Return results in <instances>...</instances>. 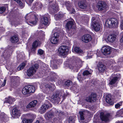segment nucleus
<instances>
[{"label":"nucleus","mask_w":123,"mask_h":123,"mask_svg":"<svg viewBox=\"0 0 123 123\" xmlns=\"http://www.w3.org/2000/svg\"><path fill=\"white\" fill-rule=\"evenodd\" d=\"M82 62L81 59L80 58L76 57L75 58L71 65V67L72 69L75 70L76 72L82 66Z\"/></svg>","instance_id":"nucleus-2"},{"label":"nucleus","mask_w":123,"mask_h":123,"mask_svg":"<svg viewBox=\"0 0 123 123\" xmlns=\"http://www.w3.org/2000/svg\"><path fill=\"white\" fill-rule=\"evenodd\" d=\"M110 115L109 114H105L103 113H101L100 114V117L101 120L105 122L109 121Z\"/></svg>","instance_id":"nucleus-16"},{"label":"nucleus","mask_w":123,"mask_h":123,"mask_svg":"<svg viewBox=\"0 0 123 123\" xmlns=\"http://www.w3.org/2000/svg\"><path fill=\"white\" fill-rule=\"evenodd\" d=\"M122 110V114H123V115H122V117H123V108L121 109Z\"/></svg>","instance_id":"nucleus-57"},{"label":"nucleus","mask_w":123,"mask_h":123,"mask_svg":"<svg viewBox=\"0 0 123 123\" xmlns=\"http://www.w3.org/2000/svg\"><path fill=\"white\" fill-rule=\"evenodd\" d=\"M72 84V82L70 80H68L65 82V86H69Z\"/></svg>","instance_id":"nucleus-42"},{"label":"nucleus","mask_w":123,"mask_h":123,"mask_svg":"<svg viewBox=\"0 0 123 123\" xmlns=\"http://www.w3.org/2000/svg\"><path fill=\"white\" fill-rule=\"evenodd\" d=\"M6 80L4 79V80L3 83V84L2 85V86H4L6 84Z\"/></svg>","instance_id":"nucleus-55"},{"label":"nucleus","mask_w":123,"mask_h":123,"mask_svg":"<svg viewBox=\"0 0 123 123\" xmlns=\"http://www.w3.org/2000/svg\"><path fill=\"white\" fill-rule=\"evenodd\" d=\"M117 123H123V122H118Z\"/></svg>","instance_id":"nucleus-58"},{"label":"nucleus","mask_w":123,"mask_h":123,"mask_svg":"<svg viewBox=\"0 0 123 123\" xmlns=\"http://www.w3.org/2000/svg\"><path fill=\"white\" fill-rule=\"evenodd\" d=\"M36 48L32 46V48L31 49V51L32 52L34 53L36 50Z\"/></svg>","instance_id":"nucleus-50"},{"label":"nucleus","mask_w":123,"mask_h":123,"mask_svg":"<svg viewBox=\"0 0 123 123\" xmlns=\"http://www.w3.org/2000/svg\"><path fill=\"white\" fill-rule=\"evenodd\" d=\"M53 87V88L54 89L55 86L53 84H51V85L48 84H46L44 86L43 89V91L44 93H49L52 91Z\"/></svg>","instance_id":"nucleus-8"},{"label":"nucleus","mask_w":123,"mask_h":123,"mask_svg":"<svg viewBox=\"0 0 123 123\" xmlns=\"http://www.w3.org/2000/svg\"><path fill=\"white\" fill-rule=\"evenodd\" d=\"M69 49L68 47L65 45H62L58 49V53L59 55L63 56L67 55L68 53Z\"/></svg>","instance_id":"nucleus-4"},{"label":"nucleus","mask_w":123,"mask_h":123,"mask_svg":"<svg viewBox=\"0 0 123 123\" xmlns=\"http://www.w3.org/2000/svg\"><path fill=\"white\" fill-rule=\"evenodd\" d=\"M49 15L48 14L46 16L44 15L42 16L41 22V23L45 25H47L49 21Z\"/></svg>","instance_id":"nucleus-18"},{"label":"nucleus","mask_w":123,"mask_h":123,"mask_svg":"<svg viewBox=\"0 0 123 123\" xmlns=\"http://www.w3.org/2000/svg\"><path fill=\"white\" fill-rule=\"evenodd\" d=\"M54 119L55 120H56V118H54Z\"/></svg>","instance_id":"nucleus-61"},{"label":"nucleus","mask_w":123,"mask_h":123,"mask_svg":"<svg viewBox=\"0 0 123 123\" xmlns=\"http://www.w3.org/2000/svg\"><path fill=\"white\" fill-rule=\"evenodd\" d=\"M92 39L91 36L89 34L84 35L81 38L82 41L86 43H87L90 41Z\"/></svg>","instance_id":"nucleus-19"},{"label":"nucleus","mask_w":123,"mask_h":123,"mask_svg":"<svg viewBox=\"0 0 123 123\" xmlns=\"http://www.w3.org/2000/svg\"><path fill=\"white\" fill-rule=\"evenodd\" d=\"M64 15V14L62 13H59L58 14L55 15V17H56L57 18H62Z\"/></svg>","instance_id":"nucleus-41"},{"label":"nucleus","mask_w":123,"mask_h":123,"mask_svg":"<svg viewBox=\"0 0 123 123\" xmlns=\"http://www.w3.org/2000/svg\"><path fill=\"white\" fill-rule=\"evenodd\" d=\"M78 5L80 8L81 9H85L86 8V6L83 2H81L79 3Z\"/></svg>","instance_id":"nucleus-32"},{"label":"nucleus","mask_w":123,"mask_h":123,"mask_svg":"<svg viewBox=\"0 0 123 123\" xmlns=\"http://www.w3.org/2000/svg\"><path fill=\"white\" fill-rule=\"evenodd\" d=\"M120 27L122 29H123V18L121 20Z\"/></svg>","instance_id":"nucleus-51"},{"label":"nucleus","mask_w":123,"mask_h":123,"mask_svg":"<svg viewBox=\"0 0 123 123\" xmlns=\"http://www.w3.org/2000/svg\"><path fill=\"white\" fill-rule=\"evenodd\" d=\"M44 52V51L41 49H39L38 50V54L40 55H41L43 54Z\"/></svg>","instance_id":"nucleus-48"},{"label":"nucleus","mask_w":123,"mask_h":123,"mask_svg":"<svg viewBox=\"0 0 123 123\" xmlns=\"http://www.w3.org/2000/svg\"><path fill=\"white\" fill-rule=\"evenodd\" d=\"M91 74L90 72L87 70H86L84 71L82 74L83 75V76H87Z\"/></svg>","instance_id":"nucleus-44"},{"label":"nucleus","mask_w":123,"mask_h":123,"mask_svg":"<svg viewBox=\"0 0 123 123\" xmlns=\"http://www.w3.org/2000/svg\"><path fill=\"white\" fill-rule=\"evenodd\" d=\"M52 99L55 103H57L60 100L59 96L57 94L53 95L52 96Z\"/></svg>","instance_id":"nucleus-28"},{"label":"nucleus","mask_w":123,"mask_h":123,"mask_svg":"<svg viewBox=\"0 0 123 123\" xmlns=\"http://www.w3.org/2000/svg\"><path fill=\"white\" fill-rule=\"evenodd\" d=\"M37 101L36 100H34L30 102L26 106L27 108H30L34 107L36 105Z\"/></svg>","instance_id":"nucleus-26"},{"label":"nucleus","mask_w":123,"mask_h":123,"mask_svg":"<svg viewBox=\"0 0 123 123\" xmlns=\"http://www.w3.org/2000/svg\"><path fill=\"white\" fill-rule=\"evenodd\" d=\"M88 56H89V54H88Z\"/></svg>","instance_id":"nucleus-62"},{"label":"nucleus","mask_w":123,"mask_h":123,"mask_svg":"<svg viewBox=\"0 0 123 123\" xmlns=\"http://www.w3.org/2000/svg\"><path fill=\"white\" fill-rule=\"evenodd\" d=\"M92 23H93L94 21H96L95 18L94 17H93L92 18Z\"/></svg>","instance_id":"nucleus-54"},{"label":"nucleus","mask_w":123,"mask_h":123,"mask_svg":"<svg viewBox=\"0 0 123 123\" xmlns=\"http://www.w3.org/2000/svg\"><path fill=\"white\" fill-rule=\"evenodd\" d=\"M74 50L75 52L79 53H82L83 52V51L80 48L77 47H75L74 48Z\"/></svg>","instance_id":"nucleus-36"},{"label":"nucleus","mask_w":123,"mask_h":123,"mask_svg":"<svg viewBox=\"0 0 123 123\" xmlns=\"http://www.w3.org/2000/svg\"><path fill=\"white\" fill-rule=\"evenodd\" d=\"M71 20V21L68 22L66 25V26L68 30L72 28L74 25V20L73 19Z\"/></svg>","instance_id":"nucleus-24"},{"label":"nucleus","mask_w":123,"mask_h":123,"mask_svg":"<svg viewBox=\"0 0 123 123\" xmlns=\"http://www.w3.org/2000/svg\"><path fill=\"white\" fill-rule=\"evenodd\" d=\"M33 121V120L32 119H24L23 120V123H31Z\"/></svg>","instance_id":"nucleus-40"},{"label":"nucleus","mask_w":123,"mask_h":123,"mask_svg":"<svg viewBox=\"0 0 123 123\" xmlns=\"http://www.w3.org/2000/svg\"><path fill=\"white\" fill-rule=\"evenodd\" d=\"M18 41V37L16 35L12 36L11 39V41L12 43H16Z\"/></svg>","instance_id":"nucleus-29"},{"label":"nucleus","mask_w":123,"mask_h":123,"mask_svg":"<svg viewBox=\"0 0 123 123\" xmlns=\"http://www.w3.org/2000/svg\"><path fill=\"white\" fill-rule=\"evenodd\" d=\"M121 34L122 36V37L121 39L120 40V41L121 42H123V31L121 32Z\"/></svg>","instance_id":"nucleus-53"},{"label":"nucleus","mask_w":123,"mask_h":123,"mask_svg":"<svg viewBox=\"0 0 123 123\" xmlns=\"http://www.w3.org/2000/svg\"><path fill=\"white\" fill-rule=\"evenodd\" d=\"M35 90V87L33 86L30 85H27L23 88L22 93L25 95L29 94L34 92Z\"/></svg>","instance_id":"nucleus-5"},{"label":"nucleus","mask_w":123,"mask_h":123,"mask_svg":"<svg viewBox=\"0 0 123 123\" xmlns=\"http://www.w3.org/2000/svg\"><path fill=\"white\" fill-rule=\"evenodd\" d=\"M6 8L4 7H0V13H2L5 12Z\"/></svg>","instance_id":"nucleus-49"},{"label":"nucleus","mask_w":123,"mask_h":123,"mask_svg":"<svg viewBox=\"0 0 123 123\" xmlns=\"http://www.w3.org/2000/svg\"><path fill=\"white\" fill-rule=\"evenodd\" d=\"M120 78L119 74H113L111 77V80L109 84L111 85H112L116 83L118 79Z\"/></svg>","instance_id":"nucleus-9"},{"label":"nucleus","mask_w":123,"mask_h":123,"mask_svg":"<svg viewBox=\"0 0 123 123\" xmlns=\"http://www.w3.org/2000/svg\"><path fill=\"white\" fill-rule=\"evenodd\" d=\"M36 123H40V121H39L37 120L36 122Z\"/></svg>","instance_id":"nucleus-56"},{"label":"nucleus","mask_w":123,"mask_h":123,"mask_svg":"<svg viewBox=\"0 0 123 123\" xmlns=\"http://www.w3.org/2000/svg\"><path fill=\"white\" fill-rule=\"evenodd\" d=\"M50 9L51 12L52 13H55L58 11V7L54 5L51 7Z\"/></svg>","instance_id":"nucleus-31"},{"label":"nucleus","mask_w":123,"mask_h":123,"mask_svg":"<svg viewBox=\"0 0 123 123\" xmlns=\"http://www.w3.org/2000/svg\"><path fill=\"white\" fill-rule=\"evenodd\" d=\"M118 25L117 20L114 18L107 19L105 23L106 26L109 28L117 27Z\"/></svg>","instance_id":"nucleus-3"},{"label":"nucleus","mask_w":123,"mask_h":123,"mask_svg":"<svg viewBox=\"0 0 123 123\" xmlns=\"http://www.w3.org/2000/svg\"><path fill=\"white\" fill-rule=\"evenodd\" d=\"M121 111V109L118 111L117 112L116 116L117 117H122L123 114Z\"/></svg>","instance_id":"nucleus-43"},{"label":"nucleus","mask_w":123,"mask_h":123,"mask_svg":"<svg viewBox=\"0 0 123 123\" xmlns=\"http://www.w3.org/2000/svg\"><path fill=\"white\" fill-rule=\"evenodd\" d=\"M98 66L99 71L100 72H104L105 69V66L101 63H99Z\"/></svg>","instance_id":"nucleus-22"},{"label":"nucleus","mask_w":123,"mask_h":123,"mask_svg":"<svg viewBox=\"0 0 123 123\" xmlns=\"http://www.w3.org/2000/svg\"><path fill=\"white\" fill-rule=\"evenodd\" d=\"M59 34L57 32L55 33L54 34V36L51 37L50 39L51 43L54 44H57L58 42L59 39L58 38Z\"/></svg>","instance_id":"nucleus-12"},{"label":"nucleus","mask_w":123,"mask_h":123,"mask_svg":"<svg viewBox=\"0 0 123 123\" xmlns=\"http://www.w3.org/2000/svg\"><path fill=\"white\" fill-rule=\"evenodd\" d=\"M123 102V101H121L115 104V108L117 109H120V106L122 105Z\"/></svg>","instance_id":"nucleus-39"},{"label":"nucleus","mask_w":123,"mask_h":123,"mask_svg":"<svg viewBox=\"0 0 123 123\" xmlns=\"http://www.w3.org/2000/svg\"><path fill=\"white\" fill-rule=\"evenodd\" d=\"M14 1H16L19 5V6H23V5L21 1L22 0H14Z\"/></svg>","instance_id":"nucleus-45"},{"label":"nucleus","mask_w":123,"mask_h":123,"mask_svg":"<svg viewBox=\"0 0 123 123\" xmlns=\"http://www.w3.org/2000/svg\"><path fill=\"white\" fill-rule=\"evenodd\" d=\"M96 95L92 93L90 96L86 97L85 100L86 101L89 102H94L95 101L96 99Z\"/></svg>","instance_id":"nucleus-14"},{"label":"nucleus","mask_w":123,"mask_h":123,"mask_svg":"<svg viewBox=\"0 0 123 123\" xmlns=\"http://www.w3.org/2000/svg\"><path fill=\"white\" fill-rule=\"evenodd\" d=\"M15 100V99L14 98L9 97L8 98H6V100L5 103H8L9 104H12Z\"/></svg>","instance_id":"nucleus-30"},{"label":"nucleus","mask_w":123,"mask_h":123,"mask_svg":"<svg viewBox=\"0 0 123 123\" xmlns=\"http://www.w3.org/2000/svg\"><path fill=\"white\" fill-rule=\"evenodd\" d=\"M10 78L12 85L15 86H17L19 80V78L18 77L13 76H11Z\"/></svg>","instance_id":"nucleus-17"},{"label":"nucleus","mask_w":123,"mask_h":123,"mask_svg":"<svg viewBox=\"0 0 123 123\" xmlns=\"http://www.w3.org/2000/svg\"><path fill=\"white\" fill-rule=\"evenodd\" d=\"M97 56L98 57H99L100 56V55H98V54H97Z\"/></svg>","instance_id":"nucleus-60"},{"label":"nucleus","mask_w":123,"mask_h":123,"mask_svg":"<svg viewBox=\"0 0 123 123\" xmlns=\"http://www.w3.org/2000/svg\"><path fill=\"white\" fill-rule=\"evenodd\" d=\"M68 121L69 123H74V120L72 117H70L68 119Z\"/></svg>","instance_id":"nucleus-47"},{"label":"nucleus","mask_w":123,"mask_h":123,"mask_svg":"<svg viewBox=\"0 0 123 123\" xmlns=\"http://www.w3.org/2000/svg\"><path fill=\"white\" fill-rule=\"evenodd\" d=\"M65 5L66 6L67 9L68 10H70L71 6V4L69 1L65 2Z\"/></svg>","instance_id":"nucleus-38"},{"label":"nucleus","mask_w":123,"mask_h":123,"mask_svg":"<svg viewBox=\"0 0 123 123\" xmlns=\"http://www.w3.org/2000/svg\"><path fill=\"white\" fill-rule=\"evenodd\" d=\"M116 37V36L115 35H109L106 41L107 42H113L115 41Z\"/></svg>","instance_id":"nucleus-20"},{"label":"nucleus","mask_w":123,"mask_h":123,"mask_svg":"<svg viewBox=\"0 0 123 123\" xmlns=\"http://www.w3.org/2000/svg\"><path fill=\"white\" fill-rule=\"evenodd\" d=\"M86 111H82L79 112V114L80 117V120L79 121L80 122H81V120H84L85 119V117Z\"/></svg>","instance_id":"nucleus-25"},{"label":"nucleus","mask_w":123,"mask_h":123,"mask_svg":"<svg viewBox=\"0 0 123 123\" xmlns=\"http://www.w3.org/2000/svg\"><path fill=\"white\" fill-rule=\"evenodd\" d=\"M91 56L90 57V58H91Z\"/></svg>","instance_id":"nucleus-63"},{"label":"nucleus","mask_w":123,"mask_h":123,"mask_svg":"<svg viewBox=\"0 0 123 123\" xmlns=\"http://www.w3.org/2000/svg\"><path fill=\"white\" fill-rule=\"evenodd\" d=\"M39 43L37 41H36L33 43L32 45V46L37 48L39 45Z\"/></svg>","instance_id":"nucleus-46"},{"label":"nucleus","mask_w":123,"mask_h":123,"mask_svg":"<svg viewBox=\"0 0 123 123\" xmlns=\"http://www.w3.org/2000/svg\"><path fill=\"white\" fill-rule=\"evenodd\" d=\"M42 68L43 69V72L47 73L49 71V68H48V66L46 64H44Z\"/></svg>","instance_id":"nucleus-34"},{"label":"nucleus","mask_w":123,"mask_h":123,"mask_svg":"<svg viewBox=\"0 0 123 123\" xmlns=\"http://www.w3.org/2000/svg\"><path fill=\"white\" fill-rule=\"evenodd\" d=\"M84 76H83V74L81 75V72H79L77 76V78L81 82L85 79Z\"/></svg>","instance_id":"nucleus-33"},{"label":"nucleus","mask_w":123,"mask_h":123,"mask_svg":"<svg viewBox=\"0 0 123 123\" xmlns=\"http://www.w3.org/2000/svg\"><path fill=\"white\" fill-rule=\"evenodd\" d=\"M21 114L20 111L17 107L14 108L12 110V117L14 118H18Z\"/></svg>","instance_id":"nucleus-11"},{"label":"nucleus","mask_w":123,"mask_h":123,"mask_svg":"<svg viewBox=\"0 0 123 123\" xmlns=\"http://www.w3.org/2000/svg\"><path fill=\"white\" fill-rule=\"evenodd\" d=\"M92 25L95 31H98L100 30V24L98 22L94 21L92 23Z\"/></svg>","instance_id":"nucleus-21"},{"label":"nucleus","mask_w":123,"mask_h":123,"mask_svg":"<svg viewBox=\"0 0 123 123\" xmlns=\"http://www.w3.org/2000/svg\"><path fill=\"white\" fill-rule=\"evenodd\" d=\"M25 66V64L24 63H22L17 68V69L18 71L23 69Z\"/></svg>","instance_id":"nucleus-37"},{"label":"nucleus","mask_w":123,"mask_h":123,"mask_svg":"<svg viewBox=\"0 0 123 123\" xmlns=\"http://www.w3.org/2000/svg\"><path fill=\"white\" fill-rule=\"evenodd\" d=\"M101 49L103 54L105 55L110 54L111 52V48L109 46H103Z\"/></svg>","instance_id":"nucleus-15"},{"label":"nucleus","mask_w":123,"mask_h":123,"mask_svg":"<svg viewBox=\"0 0 123 123\" xmlns=\"http://www.w3.org/2000/svg\"><path fill=\"white\" fill-rule=\"evenodd\" d=\"M97 7L99 11H102L105 9L107 7V5L105 2L102 1H99L98 2Z\"/></svg>","instance_id":"nucleus-10"},{"label":"nucleus","mask_w":123,"mask_h":123,"mask_svg":"<svg viewBox=\"0 0 123 123\" xmlns=\"http://www.w3.org/2000/svg\"><path fill=\"white\" fill-rule=\"evenodd\" d=\"M38 68V64H36L32 66L27 70V75L28 76L33 75L36 72Z\"/></svg>","instance_id":"nucleus-6"},{"label":"nucleus","mask_w":123,"mask_h":123,"mask_svg":"<svg viewBox=\"0 0 123 123\" xmlns=\"http://www.w3.org/2000/svg\"><path fill=\"white\" fill-rule=\"evenodd\" d=\"M49 108V106L47 104H43L41 107L40 110L42 113H44Z\"/></svg>","instance_id":"nucleus-27"},{"label":"nucleus","mask_w":123,"mask_h":123,"mask_svg":"<svg viewBox=\"0 0 123 123\" xmlns=\"http://www.w3.org/2000/svg\"><path fill=\"white\" fill-rule=\"evenodd\" d=\"M62 62V60L55 58L51 61V63L52 66L53 67L55 68L56 69L57 68V65L61 63Z\"/></svg>","instance_id":"nucleus-13"},{"label":"nucleus","mask_w":123,"mask_h":123,"mask_svg":"<svg viewBox=\"0 0 123 123\" xmlns=\"http://www.w3.org/2000/svg\"><path fill=\"white\" fill-rule=\"evenodd\" d=\"M31 13H30L29 14H27L25 17V18L26 20H30L31 19ZM33 16H34V18H33V20L32 21H28L31 24L33 25H35L36 23L37 22V21L38 20V18H37L36 16L35 15H32V17ZM28 22V21H27Z\"/></svg>","instance_id":"nucleus-7"},{"label":"nucleus","mask_w":123,"mask_h":123,"mask_svg":"<svg viewBox=\"0 0 123 123\" xmlns=\"http://www.w3.org/2000/svg\"><path fill=\"white\" fill-rule=\"evenodd\" d=\"M34 0H30V2H32Z\"/></svg>","instance_id":"nucleus-59"},{"label":"nucleus","mask_w":123,"mask_h":123,"mask_svg":"<svg viewBox=\"0 0 123 123\" xmlns=\"http://www.w3.org/2000/svg\"><path fill=\"white\" fill-rule=\"evenodd\" d=\"M89 18L87 16H85L84 18V20H85V21L87 22L89 20Z\"/></svg>","instance_id":"nucleus-52"},{"label":"nucleus","mask_w":123,"mask_h":123,"mask_svg":"<svg viewBox=\"0 0 123 123\" xmlns=\"http://www.w3.org/2000/svg\"><path fill=\"white\" fill-rule=\"evenodd\" d=\"M112 97L110 95H107L106 98V102L111 105H112L114 104V102L112 101Z\"/></svg>","instance_id":"nucleus-23"},{"label":"nucleus","mask_w":123,"mask_h":123,"mask_svg":"<svg viewBox=\"0 0 123 123\" xmlns=\"http://www.w3.org/2000/svg\"><path fill=\"white\" fill-rule=\"evenodd\" d=\"M6 118V116L4 113L0 112V119L3 121L5 120Z\"/></svg>","instance_id":"nucleus-35"},{"label":"nucleus","mask_w":123,"mask_h":123,"mask_svg":"<svg viewBox=\"0 0 123 123\" xmlns=\"http://www.w3.org/2000/svg\"><path fill=\"white\" fill-rule=\"evenodd\" d=\"M62 111H58L55 108H53L46 113L45 117L46 120H50L55 116L57 115L60 116L62 114Z\"/></svg>","instance_id":"nucleus-1"}]
</instances>
